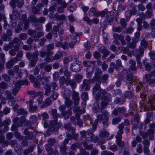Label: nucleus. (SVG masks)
Returning a JSON list of instances; mask_svg holds the SVG:
<instances>
[{
	"label": "nucleus",
	"mask_w": 155,
	"mask_h": 155,
	"mask_svg": "<svg viewBox=\"0 0 155 155\" xmlns=\"http://www.w3.org/2000/svg\"><path fill=\"white\" fill-rule=\"evenodd\" d=\"M57 110L55 109L51 110V115L54 120L50 123L49 128L51 132L57 131L60 127V125L58 122V118L61 116V114L57 113Z\"/></svg>",
	"instance_id": "f257e3e1"
},
{
	"label": "nucleus",
	"mask_w": 155,
	"mask_h": 155,
	"mask_svg": "<svg viewBox=\"0 0 155 155\" xmlns=\"http://www.w3.org/2000/svg\"><path fill=\"white\" fill-rule=\"evenodd\" d=\"M148 42L145 39H143L141 42V45L140 46L139 49H136L135 51L136 52V60L139 66L142 65L140 62L141 57L143 55L144 49L147 48L148 46Z\"/></svg>",
	"instance_id": "f03ea898"
},
{
	"label": "nucleus",
	"mask_w": 155,
	"mask_h": 155,
	"mask_svg": "<svg viewBox=\"0 0 155 155\" xmlns=\"http://www.w3.org/2000/svg\"><path fill=\"white\" fill-rule=\"evenodd\" d=\"M145 78L147 84L152 86L155 85V71H153L145 75Z\"/></svg>",
	"instance_id": "7ed1b4c3"
},
{
	"label": "nucleus",
	"mask_w": 155,
	"mask_h": 155,
	"mask_svg": "<svg viewBox=\"0 0 155 155\" xmlns=\"http://www.w3.org/2000/svg\"><path fill=\"white\" fill-rule=\"evenodd\" d=\"M22 43L21 41L18 38H15L13 40L9 42L8 44L5 45L3 48L4 50L7 51L10 48H13L14 46V44L18 45H21Z\"/></svg>",
	"instance_id": "20e7f679"
},
{
	"label": "nucleus",
	"mask_w": 155,
	"mask_h": 155,
	"mask_svg": "<svg viewBox=\"0 0 155 155\" xmlns=\"http://www.w3.org/2000/svg\"><path fill=\"white\" fill-rule=\"evenodd\" d=\"M102 72L101 69L98 68H96L94 73L95 76L93 78L90 79V81L92 84L94 83L95 81H101V78Z\"/></svg>",
	"instance_id": "39448f33"
},
{
	"label": "nucleus",
	"mask_w": 155,
	"mask_h": 155,
	"mask_svg": "<svg viewBox=\"0 0 155 155\" xmlns=\"http://www.w3.org/2000/svg\"><path fill=\"white\" fill-rule=\"evenodd\" d=\"M24 134L25 135V139L28 140H34V142L37 144L38 143V141L35 138V136L34 135L33 133L30 132L27 129H25L24 131Z\"/></svg>",
	"instance_id": "423d86ee"
},
{
	"label": "nucleus",
	"mask_w": 155,
	"mask_h": 155,
	"mask_svg": "<svg viewBox=\"0 0 155 155\" xmlns=\"http://www.w3.org/2000/svg\"><path fill=\"white\" fill-rule=\"evenodd\" d=\"M81 64V62L79 61L76 60L74 61L73 63L71 64V70L75 72L80 71L82 68Z\"/></svg>",
	"instance_id": "0eeeda50"
},
{
	"label": "nucleus",
	"mask_w": 155,
	"mask_h": 155,
	"mask_svg": "<svg viewBox=\"0 0 155 155\" xmlns=\"http://www.w3.org/2000/svg\"><path fill=\"white\" fill-rule=\"evenodd\" d=\"M101 99L103 101L101 103V110H103L104 109L105 107L108 104V102L111 101L112 97L109 96H103Z\"/></svg>",
	"instance_id": "6e6552de"
},
{
	"label": "nucleus",
	"mask_w": 155,
	"mask_h": 155,
	"mask_svg": "<svg viewBox=\"0 0 155 155\" xmlns=\"http://www.w3.org/2000/svg\"><path fill=\"white\" fill-rule=\"evenodd\" d=\"M124 124L123 123H121L118 126L119 129L117 132V134L116 136V140H121L122 138V134L123 133V129L124 128Z\"/></svg>",
	"instance_id": "1a4fd4ad"
},
{
	"label": "nucleus",
	"mask_w": 155,
	"mask_h": 155,
	"mask_svg": "<svg viewBox=\"0 0 155 155\" xmlns=\"http://www.w3.org/2000/svg\"><path fill=\"white\" fill-rule=\"evenodd\" d=\"M90 83H92L90 79L89 80L84 79L83 81V83L80 86V88L82 90L84 89L85 91L89 90L90 88Z\"/></svg>",
	"instance_id": "9d476101"
},
{
	"label": "nucleus",
	"mask_w": 155,
	"mask_h": 155,
	"mask_svg": "<svg viewBox=\"0 0 155 155\" xmlns=\"http://www.w3.org/2000/svg\"><path fill=\"white\" fill-rule=\"evenodd\" d=\"M79 93L74 90L72 92V97L74 101V105H78L79 103L80 98L79 97Z\"/></svg>",
	"instance_id": "9b49d317"
},
{
	"label": "nucleus",
	"mask_w": 155,
	"mask_h": 155,
	"mask_svg": "<svg viewBox=\"0 0 155 155\" xmlns=\"http://www.w3.org/2000/svg\"><path fill=\"white\" fill-rule=\"evenodd\" d=\"M126 80L128 81L126 82L127 84H135L136 82V81L132 74H127L126 76Z\"/></svg>",
	"instance_id": "f8f14e48"
},
{
	"label": "nucleus",
	"mask_w": 155,
	"mask_h": 155,
	"mask_svg": "<svg viewBox=\"0 0 155 155\" xmlns=\"http://www.w3.org/2000/svg\"><path fill=\"white\" fill-rule=\"evenodd\" d=\"M22 43L21 44V45H14L13 47H14L13 49H11L9 51V54L12 56H14L15 55L16 51H18L20 48L22 47L23 45V42L21 41Z\"/></svg>",
	"instance_id": "ddd939ff"
},
{
	"label": "nucleus",
	"mask_w": 155,
	"mask_h": 155,
	"mask_svg": "<svg viewBox=\"0 0 155 155\" xmlns=\"http://www.w3.org/2000/svg\"><path fill=\"white\" fill-rule=\"evenodd\" d=\"M96 128L92 127V128H91L88 130V133L85 137L86 140L89 141H91L92 137H93V133L95 131Z\"/></svg>",
	"instance_id": "4468645a"
},
{
	"label": "nucleus",
	"mask_w": 155,
	"mask_h": 155,
	"mask_svg": "<svg viewBox=\"0 0 155 155\" xmlns=\"http://www.w3.org/2000/svg\"><path fill=\"white\" fill-rule=\"evenodd\" d=\"M64 103L65 106L68 107H69L72 105V101L70 99V96L64 94Z\"/></svg>",
	"instance_id": "2eb2a0df"
},
{
	"label": "nucleus",
	"mask_w": 155,
	"mask_h": 155,
	"mask_svg": "<svg viewBox=\"0 0 155 155\" xmlns=\"http://www.w3.org/2000/svg\"><path fill=\"white\" fill-rule=\"evenodd\" d=\"M73 111L76 114H78L80 115V114L85 112V110L84 109H80V107L77 106V105H74L73 109Z\"/></svg>",
	"instance_id": "dca6fc26"
},
{
	"label": "nucleus",
	"mask_w": 155,
	"mask_h": 155,
	"mask_svg": "<svg viewBox=\"0 0 155 155\" xmlns=\"http://www.w3.org/2000/svg\"><path fill=\"white\" fill-rule=\"evenodd\" d=\"M97 119H96L94 122L92 127H94V128L97 129L99 121H102L104 120L103 116L101 114H98L97 116Z\"/></svg>",
	"instance_id": "f3484780"
},
{
	"label": "nucleus",
	"mask_w": 155,
	"mask_h": 155,
	"mask_svg": "<svg viewBox=\"0 0 155 155\" xmlns=\"http://www.w3.org/2000/svg\"><path fill=\"white\" fill-rule=\"evenodd\" d=\"M109 14L108 10L107 9H105L101 11H97V14H96V17H98L100 16L101 17H103L106 14H107L106 17L107 18H108V15Z\"/></svg>",
	"instance_id": "a211bd4d"
},
{
	"label": "nucleus",
	"mask_w": 155,
	"mask_h": 155,
	"mask_svg": "<svg viewBox=\"0 0 155 155\" xmlns=\"http://www.w3.org/2000/svg\"><path fill=\"white\" fill-rule=\"evenodd\" d=\"M67 85H70L72 89H75L77 86V83L74 79H68V81L67 82Z\"/></svg>",
	"instance_id": "6ab92c4d"
},
{
	"label": "nucleus",
	"mask_w": 155,
	"mask_h": 155,
	"mask_svg": "<svg viewBox=\"0 0 155 155\" xmlns=\"http://www.w3.org/2000/svg\"><path fill=\"white\" fill-rule=\"evenodd\" d=\"M62 115L64 117L65 120L69 119L72 114V112L71 110L68 109L61 113Z\"/></svg>",
	"instance_id": "aec40b11"
},
{
	"label": "nucleus",
	"mask_w": 155,
	"mask_h": 155,
	"mask_svg": "<svg viewBox=\"0 0 155 155\" xmlns=\"http://www.w3.org/2000/svg\"><path fill=\"white\" fill-rule=\"evenodd\" d=\"M99 51L103 54L102 57L104 58L107 57L110 53L109 51L106 49L105 47H101L99 48Z\"/></svg>",
	"instance_id": "412c9836"
},
{
	"label": "nucleus",
	"mask_w": 155,
	"mask_h": 155,
	"mask_svg": "<svg viewBox=\"0 0 155 155\" xmlns=\"http://www.w3.org/2000/svg\"><path fill=\"white\" fill-rule=\"evenodd\" d=\"M96 84L95 86L93 88V94H95L97 91H99L101 89L100 85L101 83V81H95Z\"/></svg>",
	"instance_id": "4be33fe9"
},
{
	"label": "nucleus",
	"mask_w": 155,
	"mask_h": 155,
	"mask_svg": "<svg viewBox=\"0 0 155 155\" xmlns=\"http://www.w3.org/2000/svg\"><path fill=\"white\" fill-rule=\"evenodd\" d=\"M20 87V86L18 83L17 82H16L15 87H13L12 90V94L14 96H16L18 93Z\"/></svg>",
	"instance_id": "5701e85b"
},
{
	"label": "nucleus",
	"mask_w": 155,
	"mask_h": 155,
	"mask_svg": "<svg viewBox=\"0 0 155 155\" xmlns=\"http://www.w3.org/2000/svg\"><path fill=\"white\" fill-rule=\"evenodd\" d=\"M110 135L109 132L107 131L105 129H102L101 130L99 134L100 137H107Z\"/></svg>",
	"instance_id": "b1692460"
},
{
	"label": "nucleus",
	"mask_w": 155,
	"mask_h": 155,
	"mask_svg": "<svg viewBox=\"0 0 155 155\" xmlns=\"http://www.w3.org/2000/svg\"><path fill=\"white\" fill-rule=\"evenodd\" d=\"M107 94V92L105 90L100 89L99 91H98L97 94L96 96V99L97 100H99V98L101 96V94L103 95V96H104L106 94Z\"/></svg>",
	"instance_id": "393cba45"
},
{
	"label": "nucleus",
	"mask_w": 155,
	"mask_h": 155,
	"mask_svg": "<svg viewBox=\"0 0 155 155\" xmlns=\"http://www.w3.org/2000/svg\"><path fill=\"white\" fill-rule=\"evenodd\" d=\"M27 93L28 95L32 96L34 97H35L39 95L41 96L43 94V92L41 91H39L36 93L35 91H27Z\"/></svg>",
	"instance_id": "a878e982"
},
{
	"label": "nucleus",
	"mask_w": 155,
	"mask_h": 155,
	"mask_svg": "<svg viewBox=\"0 0 155 155\" xmlns=\"http://www.w3.org/2000/svg\"><path fill=\"white\" fill-rule=\"evenodd\" d=\"M60 151L63 155H67L68 153L66 151L67 149V146L64 144H61L59 146Z\"/></svg>",
	"instance_id": "bb28decb"
},
{
	"label": "nucleus",
	"mask_w": 155,
	"mask_h": 155,
	"mask_svg": "<svg viewBox=\"0 0 155 155\" xmlns=\"http://www.w3.org/2000/svg\"><path fill=\"white\" fill-rule=\"evenodd\" d=\"M52 103V101L49 98H47L42 104L40 105V107L41 108H44L50 105Z\"/></svg>",
	"instance_id": "cd10ccee"
},
{
	"label": "nucleus",
	"mask_w": 155,
	"mask_h": 155,
	"mask_svg": "<svg viewBox=\"0 0 155 155\" xmlns=\"http://www.w3.org/2000/svg\"><path fill=\"white\" fill-rule=\"evenodd\" d=\"M10 123L11 121L10 119L8 118L6 119L5 120L3 121L2 124L4 126V131L6 132L8 130V125Z\"/></svg>",
	"instance_id": "c85d7f7f"
},
{
	"label": "nucleus",
	"mask_w": 155,
	"mask_h": 155,
	"mask_svg": "<svg viewBox=\"0 0 155 155\" xmlns=\"http://www.w3.org/2000/svg\"><path fill=\"white\" fill-rule=\"evenodd\" d=\"M64 128L67 130H71L72 134H74L75 132L74 129L72 127V125L70 123L65 124Z\"/></svg>",
	"instance_id": "c756f323"
},
{
	"label": "nucleus",
	"mask_w": 155,
	"mask_h": 155,
	"mask_svg": "<svg viewBox=\"0 0 155 155\" xmlns=\"http://www.w3.org/2000/svg\"><path fill=\"white\" fill-rule=\"evenodd\" d=\"M23 18L22 19V20L23 22V23L25 25L24 28L25 29H27L29 28V22L26 18V15H23Z\"/></svg>",
	"instance_id": "7c9ffc66"
},
{
	"label": "nucleus",
	"mask_w": 155,
	"mask_h": 155,
	"mask_svg": "<svg viewBox=\"0 0 155 155\" xmlns=\"http://www.w3.org/2000/svg\"><path fill=\"white\" fill-rule=\"evenodd\" d=\"M53 18H56L58 21L64 20L66 19V16L64 14L59 15L58 13H56L53 17Z\"/></svg>",
	"instance_id": "2f4dec72"
},
{
	"label": "nucleus",
	"mask_w": 155,
	"mask_h": 155,
	"mask_svg": "<svg viewBox=\"0 0 155 155\" xmlns=\"http://www.w3.org/2000/svg\"><path fill=\"white\" fill-rule=\"evenodd\" d=\"M44 88L45 90V95L47 96L49 95L51 92L50 86L48 84H46L44 86Z\"/></svg>",
	"instance_id": "473e14b6"
},
{
	"label": "nucleus",
	"mask_w": 155,
	"mask_h": 155,
	"mask_svg": "<svg viewBox=\"0 0 155 155\" xmlns=\"http://www.w3.org/2000/svg\"><path fill=\"white\" fill-rule=\"evenodd\" d=\"M13 69L15 72L18 73V75L20 78H21V77L23 76L22 74H21V69H20L18 65H17L15 66Z\"/></svg>",
	"instance_id": "72a5a7b5"
},
{
	"label": "nucleus",
	"mask_w": 155,
	"mask_h": 155,
	"mask_svg": "<svg viewBox=\"0 0 155 155\" xmlns=\"http://www.w3.org/2000/svg\"><path fill=\"white\" fill-rule=\"evenodd\" d=\"M75 116L76 118V120H77V124H78L80 127H82L83 126V123L82 120L80 119V115L78 114H76V115H75Z\"/></svg>",
	"instance_id": "f704fd0d"
},
{
	"label": "nucleus",
	"mask_w": 155,
	"mask_h": 155,
	"mask_svg": "<svg viewBox=\"0 0 155 155\" xmlns=\"http://www.w3.org/2000/svg\"><path fill=\"white\" fill-rule=\"evenodd\" d=\"M63 56L62 53L60 51H58L53 58V60H57L60 59Z\"/></svg>",
	"instance_id": "c9c22d12"
},
{
	"label": "nucleus",
	"mask_w": 155,
	"mask_h": 155,
	"mask_svg": "<svg viewBox=\"0 0 155 155\" xmlns=\"http://www.w3.org/2000/svg\"><path fill=\"white\" fill-rule=\"evenodd\" d=\"M17 82L19 84V86L22 85H28L29 84V82L27 80H18Z\"/></svg>",
	"instance_id": "e433bc0d"
},
{
	"label": "nucleus",
	"mask_w": 155,
	"mask_h": 155,
	"mask_svg": "<svg viewBox=\"0 0 155 155\" xmlns=\"http://www.w3.org/2000/svg\"><path fill=\"white\" fill-rule=\"evenodd\" d=\"M40 54L41 57L44 58L46 55H52L53 52L51 51L46 52L45 51H42L40 52Z\"/></svg>",
	"instance_id": "4c0bfd02"
},
{
	"label": "nucleus",
	"mask_w": 155,
	"mask_h": 155,
	"mask_svg": "<svg viewBox=\"0 0 155 155\" xmlns=\"http://www.w3.org/2000/svg\"><path fill=\"white\" fill-rule=\"evenodd\" d=\"M129 63L131 65L130 66L131 69L133 71L136 70L137 67L135 66L136 64L135 61L133 60H130L129 61Z\"/></svg>",
	"instance_id": "58836bf2"
},
{
	"label": "nucleus",
	"mask_w": 155,
	"mask_h": 155,
	"mask_svg": "<svg viewBox=\"0 0 155 155\" xmlns=\"http://www.w3.org/2000/svg\"><path fill=\"white\" fill-rule=\"evenodd\" d=\"M38 80L41 83V84H47L48 81V79L45 76H43L40 78Z\"/></svg>",
	"instance_id": "ea45409f"
},
{
	"label": "nucleus",
	"mask_w": 155,
	"mask_h": 155,
	"mask_svg": "<svg viewBox=\"0 0 155 155\" xmlns=\"http://www.w3.org/2000/svg\"><path fill=\"white\" fill-rule=\"evenodd\" d=\"M108 145L109 146L108 148L113 152L116 151L118 149L117 146L116 145H111V143H108Z\"/></svg>",
	"instance_id": "a19ab883"
},
{
	"label": "nucleus",
	"mask_w": 155,
	"mask_h": 155,
	"mask_svg": "<svg viewBox=\"0 0 155 155\" xmlns=\"http://www.w3.org/2000/svg\"><path fill=\"white\" fill-rule=\"evenodd\" d=\"M93 111L96 113L99 112V104L97 103H95L94 104L93 106Z\"/></svg>",
	"instance_id": "79ce46f5"
},
{
	"label": "nucleus",
	"mask_w": 155,
	"mask_h": 155,
	"mask_svg": "<svg viewBox=\"0 0 155 155\" xmlns=\"http://www.w3.org/2000/svg\"><path fill=\"white\" fill-rule=\"evenodd\" d=\"M151 115V112H149L147 113V117L144 121L145 124H148L150 123Z\"/></svg>",
	"instance_id": "37998d69"
},
{
	"label": "nucleus",
	"mask_w": 155,
	"mask_h": 155,
	"mask_svg": "<svg viewBox=\"0 0 155 155\" xmlns=\"http://www.w3.org/2000/svg\"><path fill=\"white\" fill-rule=\"evenodd\" d=\"M138 41V40H137L135 41H134L130 43L128 45V47L131 49H134L136 47V43Z\"/></svg>",
	"instance_id": "c03bdc74"
},
{
	"label": "nucleus",
	"mask_w": 155,
	"mask_h": 155,
	"mask_svg": "<svg viewBox=\"0 0 155 155\" xmlns=\"http://www.w3.org/2000/svg\"><path fill=\"white\" fill-rule=\"evenodd\" d=\"M89 13L91 14L92 16H95L96 17V14H97V9L94 7H92L89 11Z\"/></svg>",
	"instance_id": "a18cd8bd"
},
{
	"label": "nucleus",
	"mask_w": 155,
	"mask_h": 155,
	"mask_svg": "<svg viewBox=\"0 0 155 155\" xmlns=\"http://www.w3.org/2000/svg\"><path fill=\"white\" fill-rule=\"evenodd\" d=\"M87 78H89L91 77L93 73V69L90 68H87Z\"/></svg>",
	"instance_id": "49530a36"
},
{
	"label": "nucleus",
	"mask_w": 155,
	"mask_h": 155,
	"mask_svg": "<svg viewBox=\"0 0 155 155\" xmlns=\"http://www.w3.org/2000/svg\"><path fill=\"white\" fill-rule=\"evenodd\" d=\"M14 134L16 139L19 141H21V140H23V137L19 132L16 131L15 132Z\"/></svg>",
	"instance_id": "de8ad7c7"
},
{
	"label": "nucleus",
	"mask_w": 155,
	"mask_h": 155,
	"mask_svg": "<svg viewBox=\"0 0 155 155\" xmlns=\"http://www.w3.org/2000/svg\"><path fill=\"white\" fill-rule=\"evenodd\" d=\"M75 79L76 81L78 83H80L83 77L80 74H76L74 76Z\"/></svg>",
	"instance_id": "09e8293b"
},
{
	"label": "nucleus",
	"mask_w": 155,
	"mask_h": 155,
	"mask_svg": "<svg viewBox=\"0 0 155 155\" xmlns=\"http://www.w3.org/2000/svg\"><path fill=\"white\" fill-rule=\"evenodd\" d=\"M38 118L35 115H33L30 117L29 122L31 123H34L37 122Z\"/></svg>",
	"instance_id": "8fccbe9b"
},
{
	"label": "nucleus",
	"mask_w": 155,
	"mask_h": 155,
	"mask_svg": "<svg viewBox=\"0 0 155 155\" xmlns=\"http://www.w3.org/2000/svg\"><path fill=\"white\" fill-rule=\"evenodd\" d=\"M5 95H6V99L8 100L13 99V96L11 94L10 91L8 90H6L5 92Z\"/></svg>",
	"instance_id": "3c124183"
},
{
	"label": "nucleus",
	"mask_w": 155,
	"mask_h": 155,
	"mask_svg": "<svg viewBox=\"0 0 155 155\" xmlns=\"http://www.w3.org/2000/svg\"><path fill=\"white\" fill-rule=\"evenodd\" d=\"M102 113V115L103 117H104V120H109V113L107 110H105L101 112Z\"/></svg>",
	"instance_id": "603ef678"
},
{
	"label": "nucleus",
	"mask_w": 155,
	"mask_h": 155,
	"mask_svg": "<svg viewBox=\"0 0 155 155\" xmlns=\"http://www.w3.org/2000/svg\"><path fill=\"white\" fill-rule=\"evenodd\" d=\"M118 50H120V52L119 53H121L122 51L124 54L128 53L129 51V48H125L124 47H119L118 48Z\"/></svg>",
	"instance_id": "864d4df0"
},
{
	"label": "nucleus",
	"mask_w": 155,
	"mask_h": 155,
	"mask_svg": "<svg viewBox=\"0 0 155 155\" xmlns=\"http://www.w3.org/2000/svg\"><path fill=\"white\" fill-rule=\"evenodd\" d=\"M38 51H35L33 53L32 56V59L34 60L35 61H38Z\"/></svg>",
	"instance_id": "5fc2aeb1"
},
{
	"label": "nucleus",
	"mask_w": 155,
	"mask_h": 155,
	"mask_svg": "<svg viewBox=\"0 0 155 155\" xmlns=\"http://www.w3.org/2000/svg\"><path fill=\"white\" fill-rule=\"evenodd\" d=\"M67 81H68V79H66L64 76L61 77L59 80L60 83L62 85H63L65 83L67 84Z\"/></svg>",
	"instance_id": "6e6d98bb"
},
{
	"label": "nucleus",
	"mask_w": 155,
	"mask_h": 155,
	"mask_svg": "<svg viewBox=\"0 0 155 155\" xmlns=\"http://www.w3.org/2000/svg\"><path fill=\"white\" fill-rule=\"evenodd\" d=\"M143 64L144 65L146 70L148 71H150L151 70L152 66L149 63L145 62H143Z\"/></svg>",
	"instance_id": "4d7b16f0"
},
{
	"label": "nucleus",
	"mask_w": 155,
	"mask_h": 155,
	"mask_svg": "<svg viewBox=\"0 0 155 155\" xmlns=\"http://www.w3.org/2000/svg\"><path fill=\"white\" fill-rule=\"evenodd\" d=\"M19 38H18L20 40H25L28 38V35L25 33H21L19 35ZM21 41V40H20Z\"/></svg>",
	"instance_id": "13d9d810"
},
{
	"label": "nucleus",
	"mask_w": 155,
	"mask_h": 155,
	"mask_svg": "<svg viewBox=\"0 0 155 155\" xmlns=\"http://www.w3.org/2000/svg\"><path fill=\"white\" fill-rule=\"evenodd\" d=\"M83 146L86 149L91 150L93 149V146L92 144L88 145L86 142H84L83 144Z\"/></svg>",
	"instance_id": "bf43d9fd"
},
{
	"label": "nucleus",
	"mask_w": 155,
	"mask_h": 155,
	"mask_svg": "<svg viewBox=\"0 0 155 155\" xmlns=\"http://www.w3.org/2000/svg\"><path fill=\"white\" fill-rule=\"evenodd\" d=\"M18 114L19 115H25L27 114V112L23 108H20L18 110Z\"/></svg>",
	"instance_id": "052dcab7"
},
{
	"label": "nucleus",
	"mask_w": 155,
	"mask_h": 155,
	"mask_svg": "<svg viewBox=\"0 0 155 155\" xmlns=\"http://www.w3.org/2000/svg\"><path fill=\"white\" fill-rule=\"evenodd\" d=\"M72 39L76 40V42L79 41H80V38L79 35L77 33H75L72 34Z\"/></svg>",
	"instance_id": "680f3d73"
},
{
	"label": "nucleus",
	"mask_w": 155,
	"mask_h": 155,
	"mask_svg": "<svg viewBox=\"0 0 155 155\" xmlns=\"http://www.w3.org/2000/svg\"><path fill=\"white\" fill-rule=\"evenodd\" d=\"M32 13L34 14H39L40 11L36 6H35L32 7Z\"/></svg>",
	"instance_id": "e2e57ef3"
},
{
	"label": "nucleus",
	"mask_w": 155,
	"mask_h": 155,
	"mask_svg": "<svg viewBox=\"0 0 155 155\" xmlns=\"http://www.w3.org/2000/svg\"><path fill=\"white\" fill-rule=\"evenodd\" d=\"M56 142V140L54 138H51L48 140V143L52 146L54 145Z\"/></svg>",
	"instance_id": "0e129e2a"
},
{
	"label": "nucleus",
	"mask_w": 155,
	"mask_h": 155,
	"mask_svg": "<svg viewBox=\"0 0 155 155\" xmlns=\"http://www.w3.org/2000/svg\"><path fill=\"white\" fill-rule=\"evenodd\" d=\"M28 34L32 36L34 38H35L36 36V32L35 30H33L31 29H29L28 31Z\"/></svg>",
	"instance_id": "69168bd1"
},
{
	"label": "nucleus",
	"mask_w": 155,
	"mask_h": 155,
	"mask_svg": "<svg viewBox=\"0 0 155 155\" xmlns=\"http://www.w3.org/2000/svg\"><path fill=\"white\" fill-rule=\"evenodd\" d=\"M28 20L30 21L35 23H36L38 21V19L36 18L35 15H31L29 18Z\"/></svg>",
	"instance_id": "338daca9"
},
{
	"label": "nucleus",
	"mask_w": 155,
	"mask_h": 155,
	"mask_svg": "<svg viewBox=\"0 0 155 155\" xmlns=\"http://www.w3.org/2000/svg\"><path fill=\"white\" fill-rule=\"evenodd\" d=\"M139 134L144 139H147L148 137V135H147V133L145 132L142 131H140L139 132Z\"/></svg>",
	"instance_id": "774afa93"
}]
</instances>
